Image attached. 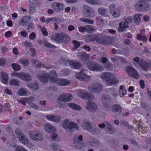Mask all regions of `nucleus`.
Instances as JSON below:
<instances>
[{
    "mask_svg": "<svg viewBox=\"0 0 151 151\" xmlns=\"http://www.w3.org/2000/svg\"><path fill=\"white\" fill-rule=\"evenodd\" d=\"M45 128L46 131L49 133L55 132V131L54 127L48 123L46 124Z\"/></svg>",
    "mask_w": 151,
    "mask_h": 151,
    "instance_id": "393cba45",
    "label": "nucleus"
},
{
    "mask_svg": "<svg viewBox=\"0 0 151 151\" xmlns=\"http://www.w3.org/2000/svg\"><path fill=\"white\" fill-rule=\"evenodd\" d=\"M127 90L125 89L124 86L121 85L119 88V95L120 97H122L126 94Z\"/></svg>",
    "mask_w": 151,
    "mask_h": 151,
    "instance_id": "c85d7f7f",
    "label": "nucleus"
},
{
    "mask_svg": "<svg viewBox=\"0 0 151 151\" xmlns=\"http://www.w3.org/2000/svg\"><path fill=\"white\" fill-rule=\"evenodd\" d=\"M72 42L74 45V47L73 48V49H74L75 48L76 49L80 46V45L79 42L74 40H73Z\"/></svg>",
    "mask_w": 151,
    "mask_h": 151,
    "instance_id": "5fc2aeb1",
    "label": "nucleus"
},
{
    "mask_svg": "<svg viewBox=\"0 0 151 151\" xmlns=\"http://www.w3.org/2000/svg\"><path fill=\"white\" fill-rule=\"evenodd\" d=\"M44 46L48 48H56V46L53 45H52L50 43L47 42H44L43 43Z\"/></svg>",
    "mask_w": 151,
    "mask_h": 151,
    "instance_id": "de8ad7c7",
    "label": "nucleus"
},
{
    "mask_svg": "<svg viewBox=\"0 0 151 151\" xmlns=\"http://www.w3.org/2000/svg\"><path fill=\"white\" fill-rule=\"evenodd\" d=\"M23 44L24 46L26 47H31L32 46L31 43L30 42H28L27 41H26L24 42Z\"/></svg>",
    "mask_w": 151,
    "mask_h": 151,
    "instance_id": "0e129e2a",
    "label": "nucleus"
},
{
    "mask_svg": "<svg viewBox=\"0 0 151 151\" xmlns=\"http://www.w3.org/2000/svg\"><path fill=\"white\" fill-rule=\"evenodd\" d=\"M50 75L49 74L44 73L41 76L38 75V79L43 83H46L48 81V78L49 79Z\"/></svg>",
    "mask_w": 151,
    "mask_h": 151,
    "instance_id": "aec40b11",
    "label": "nucleus"
},
{
    "mask_svg": "<svg viewBox=\"0 0 151 151\" xmlns=\"http://www.w3.org/2000/svg\"><path fill=\"white\" fill-rule=\"evenodd\" d=\"M51 149L54 150H56L58 149V145L55 143H52L51 145Z\"/></svg>",
    "mask_w": 151,
    "mask_h": 151,
    "instance_id": "bf43d9fd",
    "label": "nucleus"
},
{
    "mask_svg": "<svg viewBox=\"0 0 151 151\" xmlns=\"http://www.w3.org/2000/svg\"><path fill=\"white\" fill-rule=\"evenodd\" d=\"M15 133L18 136H20L24 134L21 131L20 129L19 128H17L16 129Z\"/></svg>",
    "mask_w": 151,
    "mask_h": 151,
    "instance_id": "4d7b16f0",
    "label": "nucleus"
},
{
    "mask_svg": "<svg viewBox=\"0 0 151 151\" xmlns=\"http://www.w3.org/2000/svg\"><path fill=\"white\" fill-rule=\"evenodd\" d=\"M102 35L101 34H93V40H92L94 41L97 42H102L103 41V39L104 38V37H103L102 36Z\"/></svg>",
    "mask_w": 151,
    "mask_h": 151,
    "instance_id": "bb28decb",
    "label": "nucleus"
},
{
    "mask_svg": "<svg viewBox=\"0 0 151 151\" xmlns=\"http://www.w3.org/2000/svg\"><path fill=\"white\" fill-rule=\"evenodd\" d=\"M102 85L99 83H94L89 86L88 88V90L94 93H98L102 90Z\"/></svg>",
    "mask_w": 151,
    "mask_h": 151,
    "instance_id": "0eeeda50",
    "label": "nucleus"
},
{
    "mask_svg": "<svg viewBox=\"0 0 151 151\" xmlns=\"http://www.w3.org/2000/svg\"><path fill=\"white\" fill-rule=\"evenodd\" d=\"M109 82L111 85H114L117 84L119 83V81L116 78L113 77Z\"/></svg>",
    "mask_w": 151,
    "mask_h": 151,
    "instance_id": "09e8293b",
    "label": "nucleus"
},
{
    "mask_svg": "<svg viewBox=\"0 0 151 151\" xmlns=\"http://www.w3.org/2000/svg\"><path fill=\"white\" fill-rule=\"evenodd\" d=\"M137 38L139 41L142 40L143 42L147 41V37L145 35L142 36L140 34H138L137 37Z\"/></svg>",
    "mask_w": 151,
    "mask_h": 151,
    "instance_id": "c9c22d12",
    "label": "nucleus"
},
{
    "mask_svg": "<svg viewBox=\"0 0 151 151\" xmlns=\"http://www.w3.org/2000/svg\"><path fill=\"white\" fill-rule=\"evenodd\" d=\"M79 31L81 32H84L86 31V26H80L78 27Z\"/></svg>",
    "mask_w": 151,
    "mask_h": 151,
    "instance_id": "680f3d73",
    "label": "nucleus"
},
{
    "mask_svg": "<svg viewBox=\"0 0 151 151\" xmlns=\"http://www.w3.org/2000/svg\"><path fill=\"white\" fill-rule=\"evenodd\" d=\"M133 21V18L131 17H129L126 19L125 21L124 22L127 23V25H128L129 23L132 22Z\"/></svg>",
    "mask_w": 151,
    "mask_h": 151,
    "instance_id": "13d9d810",
    "label": "nucleus"
},
{
    "mask_svg": "<svg viewBox=\"0 0 151 151\" xmlns=\"http://www.w3.org/2000/svg\"><path fill=\"white\" fill-rule=\"evenodd\" d=\"M125 70L131 77L136 79H137L139 78L137 72L132 66H127L125 68Z\"/></svg>",
    "mask_w": 151,
    "mask_h": 151,
    "instance_id": "423d86ee",
    "label": "nucleus"
},
{
    "mask_svg": "<svg viewBox=\"0 0 151 151\" xmlns=\"http://www.w3.org/2000/svg\"><path fill=\"white\" fill-rule=\"evenodd\" d=\"M29 6L30 8V13L32 14L34 12L37 10V9L36 8V6H32L31 3H29Z\"/></svg>",
    "mask_w": 151,
    "mask_h": 151,
    "instance_id": "864d4df0",
    "label": "nucleus"
},
{
    "mask_svg": "<svg viewBox=\"0 0 151 151\" xmlns=\"http://www.w3.org/2000/svg\"><path fill=\"white\" fill-rule=\"evenodd\" d=\"M102 42L106 45H110L113 42V39L111 37L106 38L105 40V38L103 39Z\"/></svg>",
    "mask_w": 151,
    "mask_h": 151,
    "instance_id": "72a5a7b5",
    "label": "nucleus"
},
{
    "mask_svg": "<svg viewBox=\"0 0 151 151\" xmlns=\"http://www.w3.org/2000/svg\"><path fill=\"white\" fill-rule=\"evenodd\" d=\"M19 81L17 79H13L11 80L9 82L10 85L15 86L19 85Z\"/></svg>",
    "mask_w": 151,
    "mask_h": 151,
    "instance_id": "79ce46f5",
    "label": "nucleus"
},
{
    "mask_svg": "<svg viewBox=\"0 0 151 151\" xmlns=\"http://www.w3.org/2000/svg\"><path fill=\"white\" fill-rule=\"evenodd\" d=\"M68 106L74 110L79 111L81 109V107L79 105L73 103H69Z\"/></svg>",
    "mask_w": 151,
    "mask_h": 151,
    "instance_id": "a878e982",
    "label": "nucleus"
},
{
    "mask_svg": "<svg viewBox=\"0 0 151 151\" xmlns=\"http://www.w3.org/2000/svg\"><path fill=\"white\" fill-rule=\"evenodd\" d=\"M151 0H139L136 3L137 10L139 11L145 12L148 11L150 9V5L147 2Z\"/></svg>",
    "mask_w": 151,
    "mask_h": 151,
    "instance_id": "f03ea898",
    "label": "nucleus"
},
{
    "mask_svg": "<svg viewBox=\"0 0 151 151\" xmlns=\"http://www.w3.org/2000/svg\"><path fill=\"white\" fill-rule=\"evenodd\" d=\"M18 94L20 96H24L27 93V91L26 89L23 88H20L18 91Z\"/></svg>",
    "mask_w": 151,
    "mask_h": 151,
    "instance_id": "a18cd8bd",
    "label": "nucleus"
},
{
    "mask_svg": "<svg viewBox=\"0 0 151 151\" xmlns=\"http://www.w3.org/2000/svg\"><path fill=\"white\" fill-rule=\"evenodd\" d=\"M113 76V75L110 72H105L101 74V78L105 80L107 82H109Z\"/></svg>",
    "mask_w": 151,
    "mask_h": 151,
    "instance_id": "a211bd4d",
    "label": "nucleus"
},
{
    "mask_svg": "<svg viewBox=\"0 0 151 151\" xmlns=\"http://www.w3.org/2000/svg\"><path fill=\"white\" fill-rule=\"evenodd\" d=\"M80 58L81 60L83 61H87L88 59V55L84 52H82L79 54Z\"/></svg>",
    "mask_w": 151,
    "mask_h": 151,
    "instance_id": "c756f323",
    "label": "nucleus"
},
{
    "mask_svg": "<svg viewBox=\"0 0 151 151\" xmlns=\"http://www.w3.org/2000/svg\"><path fill=\"white\" fill-rule=\"evenodd\" d=\"M46 117L48 120L55 122H59L61 119L60 116L52 114L47 115Z\"/></svg>",
    "mask_w": 151,
    "mask_h": 151,
    "instance_id": "f3484780",
    "label": "nucleus"
},
{
    "mask_svg": "<svg viewBox=\"0 0 151 151\" xmlns=\"http://www.w3.org/2000/svg\"><path fill=\"white\" fill-rule=\"evenodd\" d=\"M86 108V109L89 111L94 112L97 109V106L96 104L88 100L87 102V105Z\"/></svg>",
    "mask_w": 151,
    "mask_h": 151,
    "instance_id": "2eb2a0df",
    "label": "nucleus"
},
{
    "mask_svg": "<svg viewBox=\"0 0 151 151\" xmlns=\"http://www.w3.org/2000/svg\"><path fill=\"white\" fill-rule=\"evenodd\" d=\"M1 79L2 82L7 84L8 83V76L7 74L4 72L0 71Z\"/></svg>",
    "mask_w": 151,
    "mask_h": 151,
    "instance_id": "4be33fe9",
    "label": "nucleus"
},
{
    "mask_svg": "<svg viewBox=\"0 0 151 151\" xmlns=\"http://www.w3.org/2000/svg\"><path fill=\"white\" fill-rule=\"evenodd\" d=\"M13 76L25 81H29L32 80L31 76L28 74L24 72H13Z\"/></svg>",
    "mask_w": 151,
    "mask_h": 151,
    "instance_id": "1a4fd4ad",
    "label": "nucleus"
},
{
    "mask_svg": "<svg viewBox=\"0 0 151 151\" xmlns=\"http://www.w3.org/2000/svg\"><path fill=\"white\" fill-rule=\"evenodd\" d=\"M120 57L117 56H115L114 57H111V60L112 62H115L116 60H119Z\"/></svg>",
    "mask_w": 151,
    "mask_h": 151,
    "instance_id": "69168bd1",
    "label": "nucleus"
},
{
    "mask_svg": "<svg viewBox=\"0 0 151 151\" xmlns=\"http://www.w3.org/2000/svg\"><path fill=\"white\" fill-rule=\"evenodd\" d=\"M25 101H27V99L26 98L22 99L18 101L19 103H21L23 105H25Z\"/></svg>",
    "mask_w": 151,
    "mask_h": 151,
    "instance_id": "338daca9",
    "label": "nucleus"
},
{
    "mask_svg": "<svg viewBox=\"0 0 151 151\" xmlns=\"http://www.w3.org/2000/svg\"><path fill=\"white\" fill-rule=\"evenodd\" d=\"M99 13L102 16H105L107 12L105 9L103 8H99L98 10Z\"/></svg>",
    "mask_w": 151,
    "mask_h": 151,
    "instance_id": "c03bdc74",
    "label": "nucleus"
},
{
    "mask_svg": "<svg viewBox=\"0 0 151 151\" xmlns=\"http://www.w3.org/2000/svg\"><path fill=\"white\" fill-rule=\"evenodd\" d=\"M63 127L65 129L71 130L73 129H77L78 127L76 123L72 121L69 122L68 119L64 120L62 122Z\"/></svg>",
    "mask_w": 151,
    "mask_h": 151,
    "instance_id": "39448f33",
    "label": "nucleus"
},
{
    "mask_svg": "<svg viewBox=\"0 0 151 151\" xmlns=\"http://www.w3.org/2000/svg\"><path fill=\"white\" fill-rule=\"evenodd\" d=\"M84 10L83 11V16L86 17L92 18L95 15V13L94 12L91 11L90 8L89 6L86 5L83 6Z\"/></svg>",
    "mask_w": 151,
    "mask_h": 151,
    "instance_id": "4468645a",
    "label": "nucleus"
},
{
    "mask_svg": "<svg viewBox=\"0 0 151 151\" xmlns=\"http://www.w3.org/2000/svg\"><path fill=\"white\" fill-rule=\"evenodd\" d=\"M20 34L23 37H26L28 36L27 33L25 31H22L20 32Z\"/></svg>",
    "mask_w": 151,
    "mask_h": 151,
    "instance_id": "774afa93",
    "label": "nucleus"
},
{
    "mask_svg": "<svg viewBox=\"0 0 151 151\" xmlns=\"http://www.w3.org/2000/svg\"><path fill=\"white\" fill-rule=\"evenodd\" d=\"M40 26V27L41 31L43 35L45 36H47L48 35V33L46 28L44 27L42 28Z\"/></svg>",
    "mask_w": 151,
    "mask_h": 151,
    "instance_id": "603ef678",
    "label": "nucleus"
},
{
    "mask_svg": "<svg viewBox=\"0 0 151 151\" xmlns=\"http://www.w3.org/2000/svg\"><path fill=\"white\" fill-rule=\"evenodd\" d=\"M88 67L90 70L93 71H101L104 70V67L96 62H89L88 63Z\"/></svg>",
    "mask_w": 151,
    "mask_h": 151,
    "instance_id": "20e7f679",
    "label": "nucleus"
},
{
    "mask_svg": "<svg viewBox=\"0 0 151 151\" xmlns=\"http://www.w3.org/2000/svg\"><path fill=\"white\" fill-rule=\"evenodd\" d=\"M65 5L60 2H54L51 4V7L54 11L57 12H61L63 11L65 7Z\"/></svg>",
    "mask_w": 151,
    "mask_h": 151,
    "instance_id": "f8f14e48",
    "label": "nucleus"
},
{
    "mask_svg": "<svg viewBox=\"0 0 151 151\" xmlns=\"http://www.w3.org/2000/svg\"><path fill=\"white\" fill-rule=\"evenodd\" d=\"M72 60H65L64 61V65L65 66H68L70 65L71 66V64L70 62L72 61Z\"/></svg>",
    "mask_w": 151,
    "mask_h": 151,
    "instance_id": "052dcab7",
    "label": "nucleus"
},
{
    "mask_svg": "<svg viewBox=\"0 0 151 151\" xmlns=\"http://www.w3.org/2000/svg\"><path fill=\"white\" fill-rule=\"evenodd\" d=\"M141 16L140 14H137L135 15L134 17V20L135 23L138 24L140 20Z\"/></svg>",
    "mask_w": 151,
    "mask_h": 151,
    "instance_id": "e433bc0d",
    "label": "nucleus"
},
{
    "mask_svg": "<svg viewBox=\"0 0 151 151\" xmlns=\"http://www.w3.org/2000/svg\"><path fill=\"white\" fill-rule=\"evenodd\" d=\"M29 135L32 140L36 141H37L38 139L37 137L38 135L37 134H35L34 132H30L29 133Z\"/></svg>",
    "mask_w": 151,
    "mask_h": 151,
    "instance_id": "4c0bfd02",
    "label": "nucleus"
},
{
    "mask_svg": "<svg viewBox=\"0 0 151 151\" xmlns=\"http://www.w3.org/2000/svg\"><path fill=\"white\" fill-rule=\"evenodd\" d=\"M111 99V97L109 95L103 94L101 96V99L102 100L105 101L106 102H108L109 101H110Z\"/></svg>",
    "mask_w": 151,
    "mask_h": 151,
    "instance_id": "a19ab883",
    "label": "nucleus"
},
{
    "mask_svg": "<svg viewBox=\"0 0 151 151\" xmlns=\"http://www.w3.org/2000/svg\"><path fill=\"white\" fill-rule=\"evenodd\" d=\"M86 32L88 33H92L94 32L95 29L93 27L90 25H86Z\"/></svg>",
    "mask_w": 151,
    "mask_h": 151,
    "instance_id": "ea45409f",
    "label": "nucleus"
},
{
    "mask_svg": "<svg viewBox=\"0 0 151 151\" xmlns=\"http://www.w3.org/2000/svg\"><path fill=\"white\" fill-rule=\"evenodd\" d=\"M105 69L106 70H112L113 69L112 65L111 63H106L104 66Z\"/></svg>",
    "mask_w": 151,
    "mask_h": 151,
    "instance_id": "3c124183",
    "label": "nucleus"
},
{
    "mask_svg": "<svg viewBox=\"0 0 151 151\" xmlns=\"http://www.w3.org/2000/svg\"><path fill=\"white\" fill-rule=\"evenodd\" d=\"M112 14L113 16L114 17H118L120 15L119 12L118 10L115 9L113 12Z\"/></svg>",
    "mask_w": 151,
    "mask_h": 151,
    "instance_id": "6e6d98bb",
    "label": "nucleus"
},
{
    "mask_svg": "<svg viewBox=\"0 0 151 151\" xmlns=\"http://www.w3.org/2000/svg\"><path fill=\"white\" fill-rule=\"evenodd\" d=\"M19 62L24 66H27L29 64V61L26 58H21L19 60Z\"/></svg>",
    "mask_w": 151,
    "mask_h": 151,
    "instance_id": "f704fd0d",
    "label": "nucleus"
},
{
    "mask_svg": "<svg viewBox=\"0 0 151 151\" xmlns=\"http://www.w3.org/2000/svg\"><path fill=\"white\" fill-rule=\"evenodd\" d=\"M71 67L75 69H78L81 68L82 65L79 61L73 60L70 62Z\"/></svg>",
    "mask_w": 151,
    "mask_h": 151,
    "instance_id": "412c9836",
    "label": "nucleus"
},
{
    "mask_svg": "<svg viewBox=\"0 0 151 151\" xmlns=\"http://www.w3.org/2000/svg\"><path fill=\"white\" fill-rule=\"evenodd\" d=\"M70 73V70L67 69H65L62 70L60 74L62 76H66Z\"/></svg>",
    "mask_w": 151,
    "mask_h": 151,
    "instance_id": "8fccbe9b",
    "label": "nucleus"
},
{
    "mask_svg": "<svg viewBox=\"0 0 151 151\" xmlns=\"http://www.w3.org/2000/svg\"><path fill=\"white\" fill-rule=\"evenodd\" d=\"M105 123L108 127L106 128V129L108 130V133L111 134H113L114 133L115 131V129L109 123L107 122H105Z\"/></svg>",
    "mask_w": 151,
    "mask_h": 151,
    "instance_id": "7c9ffc66",
    "label": "nucleus"
},
{
    "mask_svg": "<svg viewBox=\"0 0 151 151\" xmlns=\"http://www.w3.org/2000/svg\"><path fill=\"white\" fill-rule=\"evenodd\" d=\"M112 111L113 112L117 113L118 115H120L121 114L122 108L121 106L119 104H114L111 107Z\"/></svg>",
    "mask_w": 151,
    "mask_h": 151,
    "instance_id": "6ab92c4d",
    "label": "nucleus"
},
{
    "mask_svg": "<svg viewBox=\"0 0 151 151\" xmlns=\"http://www.w3.org/2000/svg\"><path fill=\"white\" fill-rule=\"evenodd\" d=\"M79 96L83 100H90L93 99L94 96L91 95L88 92H80L78 94Z\"/></svg>",
    "mask_w": 151,
    "mask_h": 151,
    "instance_id": "dca6fc26",
    "label": "nucleus"
},
{
    "mask_svg": "<svg viewBox=\"0 0 151 151\" xmlns=\"http://www.w3.org/2000/svg\"><path fill=\"white\" fill-rule=\"evenodd\" d=\"M12 69L18 71L21 69L20 66L17 63H13L11 65Z\"/></svg>",
    "mask_w": 151,
    "mask_h": 151,
    "instance_id": "49530a36",
    "label": "nucleus"
},
{
    "mask_svg": "<svg viewBox=\"0 0 151 151\" xmlns=\"http://www.w3.org/2000/svg\"><path fill=\"white\" fill-rule=\"evenodd\" d=\"M87 70L82 69L79 73H77L75 74V77L78 80L82 81H89L91 77L90 76L87 75Z\"/></svg>",
    "mask_w": 151,
    "mask_h": 151,
    "instance_id": "7ed1b4c3",
    "label": "nucleus"
},
{
    "mask_svg": "<svg viewBox=\"0 0 151 151\" xmlns=\"http://www.w3.org/2000/svg\"><path fill=\"white\" fill-rule=\"evenodd\" d=\"M31 19V17L26 16L23 17L19 21V24L22 26L24 27L28 26L29 24Z\"/></svg>",
    "mask_w": 151,
    "mask_h": 151,
    "instance_id": "ddd939ff",
    "label": "nucleus"
},
{
    "mask_svg": "<svg viewBox=\"0 0 151 151\" xmlns=\"http://www.w3.org/2000/svg\"><path fill=\"white\" fill-rule=\"evenodd\" d=\"M81 127L84 129L87 130H90L91 128V124L89 122H83L81 125Z\"/></svg>",
    "mask_w": 151,
    "mask_h": 151,
    "instance_id": "2f4dec72",
    "label": "nucleus"
},
{
    "mask_svg": "<svg viewBox=\"0 0 151 151\" xmlns=\"http://www.w3.org/2000/svg\"><path fill=\"white\" fill-rule=\"evenodd\" d=\"M28 87L34 90L37 89V83H33L27 85Z\"/></svg>",
    "mask_w": 151,
    "mask_h": 151,
    "instance_id": "37998d69",
    "label": "nucleus"
},
{
    "mask_svg": "<svg viewBox=\"0 0 151 151\" xmlns=\"http://www.w3.org/2000/svg\"><path fill=\"white\" fill-rule=\"evenodd\" d=\"M115 8V4H112L110 5V12L111 13H112L114 11Z\"/></svg>",
    "mask_w": 151,
    "mask_h": 151,
    "instance_id": "e2e57ef3",
    "label": "nucleus"
},
{
    "mask_svg": "<svg viewBox=\"0 0 151 151\" xmlns=\"http://www.w3.org/2000/svg\"><path fill=\"white\" fill-rule=\"evenodd\" d=\"M72 98V95L71 94L64 93L59 96L57 99L58 101L60 102L62 101L63 102H67L70 101Z\"/></svg>",
    "mask_w": 151,
    "mask_h": 151,
    "instance_id": "9b49d317",
    "label": "nucleus"
},
{
    "mask_svg": "<svg viewBox=\"0 0 151 151\" xmlns=\"http://www.w3.org/2000/svg\"><path fill=\"white\" fill-rule=\"evenodd\" d=\"M20 142L24 145H27L28 144L29 141L26 136L24 134L20 136H18Z\"/></svg>",
    "mask_w": 151,
    "mask_h": 151,
    "instance_id": "cd10ccee",
    "label": "nucleus"
},
{
    "mask_svg": "<svg viewBox=\"0 0 151 151\" xmlns=\"http://www.w3.org/2000/svg\"><path fill=\"white\" fill-rule=\"evenodd\" d=\"M50 75L49 80L52 83V81L51 80V78H53L56 81L58 78H56V77L57 76V75L55 71L54 70H52L50 71L49 72Z\"/></svg>",
    "mask_w": 151,
    "mask_h": 151,
    "instance_id": "473e14b6",
    "label": "nucleus"
},
{
    "mask_svg": "<svg viewBox=\"0 0 151 151\" xmlns=\"http://www.w3.org/2000/svg\"><path fill=\"white\" fill-rule=\"evenodd\" d=\"M52 83H57V85L60 86H66L69 85L70 82L68 80L64 78H58L56 81L53 78H51Z\"/></svg>",
    "mask_w": 151,
    "mask_h": 151,
    "instance_id": "9d476101",
    "label": "nucleus"
},
{
    "mask_svg": "<svg viewBox=\"0 0 151 151\" xmlns=\"http://www.w3.org/2000/svg\"><path fill=\"white\" fill-rule=\"evenodd\" d=\"M7 145L9 146L13 147H14V150L16 151H27L24 147L21 146H18L16 145L12 144L10 142H8Z\"/></svg>",
    "mask_w": 151,
    "mask_h": 151,
    "instance_id": "5701e85b",
    "label": "nucleus"
},
{
    "mask_svg": "<svg viewBox=\"0 0 151 151\" xmlns=\"http://www.w3.org/2000/svg\"><path fill=\"white\" fill-rule=\"evenodd\" d=\"M80 20L82 22L90 24H93L94 22L93 20L84 18H81Z\"/></svg>",
    "mask_w": 151,
    "mask_h": 151,
    "instance_id": "58836bf2",
    "label": "nucleus"
},
{
    "mask_svg": "<svg viewBox=\"0 0 151 151\" xmlns=\"http://www.w3.org/2000/svg\"><path fill=\"white\" fill-rule=\"evenodd\" d=\"M51 39L59 43L66 42L69 37L68 35L65 33L61 32L56 33L52 35L51 37Z\"/></svg>",
    "mask_w": 151,
    "mask_h": 151,
    "instance_id": "f257e3e1",
    "label": "nucleus"
},
{
    "mask_svg": "<svg viewBox=\"0 0 151 151\" xmlns=\"http://www.w3.org/2000/svg\"><path fill=\"white\" fill-rule=\"evenodd\" d=\"M119 27L118 28V31L119 32H123L126 30V29L128 27L127 23L122 22H120L119 24Z\"/></svg>",
    "mask_w": 151,
    "mask_h": 151,
    "instance_id": "b1692460",
    "label": "nucleus"
},
{
    "mask_svg": "<svg viewBox=\"0 0 151 151\" xmlns=\"http://www.w3.org/2000/svg\"><path fill=\"white\" fill-rule=\"evenodd\" d=\"M133 60L137 63L139 65L142 70L145 71H147L148 69V64L145 60L142 59H141L140 60L139 58L137 57L134 58Z\"/></svg>",
    "mask_w": 151,
    "mask_h": 151,
    "instance_id": "6e6552de",
    "label": "nucleus"
}]
</instances>
